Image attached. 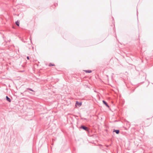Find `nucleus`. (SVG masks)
Segmentation results:
<instances>
[{"instance_id":"f8f14e48","label":"nucleus","mask_w":153,"mask_h":153,"mask_svg":"<svg viewBox=\"0 0 153 153\" xmlns=\"http://www.w3.org/2000/svg\"><path fill=\"white\" fill-rule=\"evenodd\" d=\"M27 91L26 90H25L24 91V92H26Z\"/></svg>"},{"instance_id":"39448f33","label":"nucleus","mask_w":153,"mask_h":153,"mask_svg":"<svg viewBox=\"0 0 153 153\" xmlns=\"http://www.w3.org/2000/svg\"><path fill=\"white\" fill-rule=\"evenodd\" d=\"M6 99L7 101L9 102L11 101V100L7 96H6Z\"/></svg>"},{"instance_id":"6e6552de","label":"nucleus","mask_w":153,"mask_h":153,"mask_svg":"<svg viewBox=\"0 0 153 153\" xmlns=\"http://www.w3.org/2000/svg\"><path fill=\"white\" fill-rule=\"evenodd\" d=\"M55 66V65L54 64H53L51 63H49V66Z\"/></svg>"},{"instance_id":"f257e3e1","label":"nucleus","mask_w":153,"mask_h":153,"mask_svg":"<svg viewBox=\"0 0 153 153\" xmlns=\"http://www.w3.org/2000/svg\"><path fill=\"white\" fill-rule=\"evenodd\" d=\"M80 128L84 130H85V131L89 132V129L88 128L85 126L83 125H81Z\"/></svg>"},{"instance_id":"423d86ee","label":"nucleus","mask_w":153,"mask_h":153,"mask_svg":"<svg viewBox=\"0 0 153 153\" xmlns=\"http://www.w3.org/2000/svg\"><path fill=\"white\" fill-rule=\"evenodd\" d=\"M84 71H85V72L87 73H90L92 72L91 71V70H85Z\"/></svg>"},{"instance_id":"7ed1b4c3","label":"nucleus","mask_w":153,"mask_h":153,"mask_svg":"<svg viewBox=\"0 0 153 153\" xmlns=\"http://www.w3.org/2000/svg\"><path fill=\"white\" fill-rule=\"evenodd\" d=\"M102 102H103V103L104 105H105L107 107H108V108L109 107V106L108 105V103H107V102L105 101L104 100H103L102 101Z\"/></svg>"},{"instance_id":"20e7f679","label":"nucleus","mask_w":153,"mask_h":153,"mask_svg":"<svg viewBox=\"0 0 153 153\" xmlns=\"http://www.w3.org/2000/svg\"><path fill=\"white\" fill-rule=\"evenodd\" d=\"M113 132H115L117 134H118L120 133V130H119L114 129Z\"/></svg>"},{"instance_id":"f03ea898","label":"nucleus","mask_w":153,"mask_h":153,"mask_svg":"<svg viewBox=\"0 0 153 153\" xmlns=\"http://www.w3.org/2000/svg\"><path fill=\"white\" fill-rule=\"evenodd\" d=\"M82 105V102H79L77 101H76V105L79 106H80Z\"/></svg>"},{"instance_id":"9b49d317","label":"nucleus","mask_w":153,"mask_h":153,"mask_svg":"<svg viewBox=\"0 0 153 153\" xmlns=\"http://www.w3.org/2000/svg\"><path fill=\"white\" fill-rule=\"evenodd\" d=\"M30 40L31 42L32 43V40H31V36L30 37Z\"/></svg>"},{"instance_id":"9d476101","label":"nucleus","mask_w":153,"mask_h":153,"mask_svg":"<svg viewBox=\"0 0 153 153\" xmlns=\"http://www.w3.org/2000/svg\"><path fill=\"white\" fill-rule=\"evenodd\" d=\"M27 59L28 60H29V56H27Z\"/></svg>"},{"instance_id":"0eeeda50","label":"nucleus","mask_w":153,"mask_h":153,"mask_svg":"<svg viewBox=\"0 0 153 153\" xmlns=\"http://www.w3.org/2000/svg\"><path fill=\"white\" fill-rule=\"evenodd\" d=\"M16 24L17 26H19V22L18 21L16 22Z\"/></svg>"},{"instance_id":"1a4fd4ad","label":"nucleus","mask_w":153,"mask_h":153,"mask_svg":"<svg viewBox=\"0 0 153 153\" xmlns=\"http://www.w3.org/2000/svg\"><path fill=\"white\" fill-rule=\"evenodd\" d=\"M27 89L32 91H34L32 89L30 88H27Z\"/></svg>"}]
</instances>
